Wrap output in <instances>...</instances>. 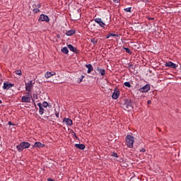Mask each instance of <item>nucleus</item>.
Here are the masks:
<instances>
[{"instance_id": "nucleus-36", "label": "nucleus", "mask_w": 181, "mask_h": 181, "mask_svg": "<svg viewBox=\"0 0 181 181\" xmlns=\"http://www.w3.org/2000/svg\"><path fill=\"white\" fill-rule=\"evenodd\" d=\"M33 98H34V100H37V98H38L37 94H33Z\"/></svg>"}, {"instance_id": "nucleus-10", "label": "nucleus", "mask_w": 181, "mask_h": 181, "mask_svg": "<svg viewBox=\"0 0 181 181\" xmlns=\"http://www.w3.org/2000/svg\"><path fill=\"white\" fill-rule=\"evenodd\" d=\"M165 67H170L171 69H176L177 65L172 62H168L165 64Z\"/></svg>"}, {"instance_id": "nucleus-5", "label": "nucleus", "mask_w": 181, "mask_h": 181, "mask_svg": "<svg viewBox=\"0 0 181 181\" xmlns=\"http://www.w3.org/2000/svg\"><path fill=\"white\" fill-rule=\"evenodd\" d=\"M149 90H151V86H149V84H146L144 86H143L142 88H140L139 89L140 93H148V91H149Z\"/></svg>"}, {"instance_id": "nucleus-19", "label": "nucleus", "mask_w": 181, "mask_h": 181, "mask_svg": "<svg viewBox=\"0 0 181 181\" xmlns=\"http://www.w3.org/2000/svg\"><path fill=\"white\" fill-rule=\"evenodd\" d=\"M75 146L76 148H78V149H81V150L86 148V145H84L83 144H75Z\"/></svg>"}, {"instance_id": "nucleus-38", "label": "nucleus", "mask_w": 181, "mask_h": 181, "mask_svg": "<svg viewBox=\"0 0 181 181\" xmlns=\"http://www.w3.org/2000/svg\"><path fill=\"white\" fill-rule=\"evenodd\" d=\"M8 125L15 126V124L12 123V122H8Z\"/></svg>"}, {"instance_id": "nucleus-25", "label": "nucleus", "mask_w": 181, "mask_h": 181, "mask_svg": "<svg viewBox=\"0 0 181 181\" xmlns=\"http://www.w3.org/2000/svg\"><path fill=\"white\" fill-rule=\"evenodd\" d=\"M124 86H125V87H128L129 88H131V83L129 82H124Z\"/></svg>"}, {"instance_id": "nucleus-4", "label": "nucleus", "mask_w": 181, "mask_h": 181, "mask_svg": "<svg viewBox=\"0 0 181 181\" xmlns=\"http://www.w3.org/2000/svg\"><path fill=\"white\" fill-rule=\"evenodd\" d=\"M38 21H39V22H49L50 18H49V16H47L45 14H41L40 16Z\"/></svg>"}, {"instance_id": "nucleus-15", "label": "nucleus", "mask_w": 181, "mask_h": 181, "mask_svg": "<svg viewBox=\"0 0 181 181\" xmlns=\"http://www.w3.org/2000/svg\"><path fill=\"white\" fill-rule=\"evenodd\" d=\"M96 70H97V71H98L99 74H100L101 76H105V69H101L98 66L96 68Z\"/></svg>"}, {"instance_id": "nucleus-37", "label": "nucleus", "mask_w": 181, "mask_h": 181, "mask_svg": "<svg viewBox=\"0 0 181 181\" xmlns=\"http://www.w3.org/2000/svg\"><path fill=\"white\" fill-rule=\"evenodd\" d=\"M74 136L76 138V139H78V137H77V134L76 132H74Z\"/></svg>"}, {"instance_id": "nucleus-22", "label": "nucleus", "mask_w": 181, "mask_h": 181, "mask_svg": "<svg viewBox=\"0 0 181 181\" xmlns=\"http://www.w3.org/2000/svg\"><path fill=\"white\" fill-rule=\"evenodd\" d=\"M61 51L62 52V53H64V54H69V49L66 47L62 48Z\"/></svg>"}, {"instance_id": "nucleus-26", "label": "nucleus", "mask_w": 181, "mask_h": 181, "mask_svg": "<svg viewBox=\"0 0 181 181\" xmlns=\"http://www.w3.org/2000/svg\"><path fill=\"white\" fill-rule=\"evenodd\" d=\"M49 106V103L47 102H43L42 103V107H44V108H46Z\"/></svg>"}, {"instance_id": "nucleus-6", "label": "nucleus", "mask_w": 181, "mask_h": 181, "mask_svg": "<svg viewBox=\"0 0 181 181\" xmlns=\"http://www.w3.org/2000/svg\"><path fill=\"white\" fill-rule=\"evenodd\" d=\"M13 86H15V84L6 81L4 83L3 88L4 90H9V88H12Z\"/></svg>"}, {"instance_id": "nucleus-2", "label": "nucleus", "mask_w": 181, "mask_h": 181, "mask_svg": "<svg viewBox=\"0 0 181 181\" xmlns=\"http://www.w3.org/2000/svg\"><path fill=\"white\" fill-rule=\"evenodd\" d=\"M30 144L29 142L23 141L18 146H16L18 152H22L23 149H28L30 148Z\"/></svg>"}, {"instance_id": "nucleus-11", "label": "nucleus", "mask_w": 181, "mask_h": 181, "mask_svg": "<svg viewBox=\"0 0 181 181\" xmlns=\"http://www.w3.org/2000/svg\"><path fill=\"white\" fill-rule=\"evenodd\" d=\"M63 122L66 125H69V127H71V125H73V120H71V119L69 118H64Z\"/></svg>"}, {"instance_id": "nucleus-14", "label": "nucleus", "mask_w": 181, "mask_h": 181, "mask_svg": "<svg viewBox=\"0 0 181 181\" xmlns=\"http://www.w3.org/2000/svg\"><path fill=\"white\" fill-rule=\"evenodd\" d=\"M86 68L88 69V74H90V73H91V71L94 70V67H93V65H91V64H86Z\"/></svg>"}, {"instance_id": "nucleus-12", "label": "nucleus", "mask_w": 181, "mask_h": 181, "mask_svg": "<svg viewBox=\"0 0 181 181\" xmlns=\"http://www.w3.org/2000/svg\"><path fill=\"white\" fill-rule=\"evenodd\" d=\"M120 92L118 90H116L112 93V98L113 100H117V98L119 97Z\"/></svg>"}, {"instance_id": "nucleus-8", "label": "nucleus", "mask_w": 181, "mask_h": 181, "mask_svg": "<svg viewBox=\"0 0 181 181\" xmlns=\"http://www.w3.org/2000/svg\"><path fill=\"white\" fill-rule=\"evenodd\" d=\"M33 88V84L32 83V81H30L29 83H25V90L28 91V93H30V90Z\"/></svg>"}, {"instance_id": "nucleus-46", "label": "nucleus", "mask_w": 181, "mask_h": 181, "mask_svg": "<svg viewBox=\"0 0 181 181\" xmlns=\"http://www.w3.org/2000/svg\"><path fill=\"white\" fill-rule=\"evenodd\" d=\"M55 115H56L57 118H59V113L56 112Z\"/></svg>"}, {"instance_id": "nucleus-44", "label": "nucleus", "mask_w": 181, "mask_h": 181, "mask_svg": "<svg viewBox=\"0 0 181 181\" xmlns=\"http://www.w3.org/2000/svg\"><path fill=\"white\" fill-rule=\"evenodd\" d=\"M57 39H60V34H57Z\"/></svg>"}, {"instance_id": "nucleus-48", "label": "nucleus", "mask_w": 181, "mask_h": 181, "mask_svg": "<svg viewBox=\"0 0 181 181\" xmlns=\"http://www.w3.org/2000/svg\"><path fill=\"white\" fill-rule=\"evenodd\" d=\"M159 132H160V129H159Z\"/></svg>"}, {"instance_id": "nucleus-45", "label": "nucleus", "mask_w": 181, "mask_h": 181, "mask_svg": "<svg viewBox=\"0 0 181 181\" xmlns=\"http://www.w3.org/2000/svg\"><path fill=\"white\" fill-rule=\"evenodd\" d=\"M33 103H34L35 107H36V103H35V99H33Z\"/></svg>"}, {"instance_id": "nucleus-24", "label": "nucleus", "mask_w": 181, "mask_h": 181, "mask_svg": "<svg viewBox=\"0 0 181 181\" xmlns=\"http://www.w3.org/2000/svg\"><path fill=\"white\" fill-rule=\"evenodd\" d=\"M33 13H39L40 12V10L37 8V7H35L34 9H33Z\"/></svg>"}, {"instance_id": "nucleus-13", "label": "nucleus", "mask_w": 181, "mask_h": 181, "mask_svg": "<svg viewBox=\"0 0 181 181\" xmlns=\"http://www.w3.org/2000/svg\"><path fill=\"white\" fill-rule=\"evenodd\" d=\"M95 22L100 25L101 28H104V26H105V23L103 22L101 18H95Z\"/></svg>"}, {"instance_id": "nucleus-47", "label": "nucleus", "mask_w": 181, "mask_h": 181, "mask_svg": "<svg viewBox=\"0 0 181 181\" xmlns=\"http://www.w3.org/2000/svg\"><path fill=\"white\" fill-rule=\"evenodd\" d=\"M0 104H2V100H0Z\"/></svg>"}, {"instance_id": "nucleus-43", "label": "nucleus", "mask_w": 181, "mask_h": 181, "mask_svg": "<svg viewBox=\"0 0 181 181\" xmlns=\"http://www.w3.org/2000/svg\"><path fill=\"white\" fill-rule=\"evenodd\" d=\"M37 106L39 107V108H40V107H42V103H37Z\"/></svg>"}, {"instance_id": "nucleus-28", "label": "nucleus", "mask_w": 181, "mask_h": 181, "mask_svg": "<svg viewBox=\"0 0 181 181\" xmlns=\"http://www.w3.org/2000/svg\"><path fill=\"white\" fill-rule=\"evenodd\" d=\"M83 78H84V76L82 75L80 78H78L77 82L81 83V81H83Z\"/></svg>"}, {"instance_id": "nucleus-18", "label": "nucleus", "mask_w": 181, "mask_h": 181, "mask_svg": "<svg viewBox=\"0 0 181 181\" xmlns=\"http://www.w3.org/2000/svg\"><path fill=\"white\" fill-rule=\"evenodd\" d=\"M34 146L35 148H45V145L40 142H35Z\"/></svg>"}, {"instance_id": "nucleus-31", "label": "nucleus", "mask_w": 181, "mask_h": 181, "mask_svg": "<svg viewBox=\"0 0 181 181\" xmlns=\"http://www.w3.org/2000/svg\"><path fill=\"white\" fill-rule=\"evenodd\" d=\"M146 18L148 19V21H155V18H151L149 16H147Z\"/></svg>"}, {"instance_id": "nucleus-30", "label": "nucleus", "mask_w": 181, "mask_h": 181, "mask_svg": "<svg viewBox=\"0 0 181 181\" xmlns=\"http://www.w3.org/2000/svg\"><path fill=\"white\" fill-rule=\"evenodd\" d=\"M124 50L127 52V53H129V54H131V53H132L129 48H124Z\"/></svg>"}, {"instance_id": "nucleus-41", "label": "nucleus", "mask_w": 181, "mask_h": 181, "mask_svg": "<svg viewBox=\"0 0 181 181\" xmlns=\"http://www.w3.org/2000/svg\"><path fill=\"white\" fill-rule=\"evenodd\" d=\"M147 104L149 105L150 104H152V101L151 100H148L147 101Z\"/></svg>"}, {"instance_id": "nucleus-17", "label": "nucleus", "mask_w": 181, "mask_h": 181, "mask_svg": "<svg viewBox=\"0 0 181 181\" xmlns=\"http://www.w3.org/2000/svg\"><path fill=\"white\" fill-rule=\"evenodd\" d=\"M76 34V30H70L66 32V36H73V35Z\"/></svg>"}, {"instance_id": "nucleus-16", "label": "nucleus", "mask_w": 181, "mask_h": 181, "mask_svg": "<svg viewBox=\"0 0 181 181\" xmlns=\"http://www.w3.org/2000/svg\"><path fill=\"white\" fill-rule=\"evenodd\" d=\"M54 74H56V73L55 72H49V71H47L46 74H45V77L46 78H50V77H52V76H54Z\"/></svg>"}, {"instance_id": "nucleus-20", "label": "nucleus", "mask_w": 181, "mask_h": 181, "mask_svg": "<svg viewBox=\"0 0 181 181\" xmlns=\"http://www.w3.org/2000/svg\"><path fill=\"white\" fill-rule=\"evenodd\" d=\"M127 69H129V70H132V71H135V66L132 64H128Z\"/></svg>"}, {"instance_id": "nucleus-7", "label": "nucleus", "mask_w": 181, "mask_h": 181, "mask_svg": "<svg viewBox=\"0 0 181 181\" xmlns=\"http://www.w3.org/2000/svg\"><path fill=\"white\" fill-rule=\"evenodd\" d=\"M67 47L69 49L71 52H73L74 53H76V54L80 53V51L77 49L76 47H74L71 44L68 45Z\"/></svg>"}, {"instance_id": "nucleus-32", "label": "nucleus", "mask_w": 181, "mask_h": 181, "mask_svg": "<svg viewBox=\"0 0 181 181\" xmlns=\"http://www.w3.org/2000/svg\"><path fill=\"white\" fill-rule=\"evenodd\" d=\"M110 36H113L114 37H118V35L114 34V33H110Z\"/></svg>"}, {"instance_id": "nucleus-42", "label": "nucleus", "mask_w": 181, "mask_h": 181, "mask_svg": "<svg viewBox=\"0 0 181 181\" xmlns=\"http://www.w3.org/2000/svg\"><path fill=\"white\" fill-rule=\"evenodd\" d=\"M113 2H115V4H118L119 2V0H113Z\"/></svg>"}, {"instance_id": "nucleus-1", "label": "nucleus", "mask_w": 181, "mask_h": 181, "mask_svg": "<svg viewBox=\"0 0 181 181\" xmlns=\"http://www.w3.org/2000/svg\"><path fill=\"white\" fill-rule=\"evenodd\" d=\"M121 107L125 111H131L134 108V102L131 99H126L124 103L121 104Z\"/></svg>"}, {"instance_id": "nucleus-9", "label": "nucleus", "mask_w": 181, "mask_h": 181, "mask_svg": "<svg viewBox=\"0 0 181 181\" xmlns=\"http://www.w3.org/2000/svg\"><path fill=\"white\" fill-rule=\"evenodd\" d=\"M22 103H30V96H29V93H27L25 95L21 98Z\"/></svg>"}, {"instance_id": "nucleus-33", "label": "nucleus", "mask_w": 181, "mask_h": 181, "mask_svg": "<svg viewBox=\"0 0 181 181\" xmlns=\"http://www.w3.org/2000/svg\"><path fill=\"white\" fill-rule=\"evenodd\" d=\"M112 156H114L115 158H118V154L117 153H112Z\"/></svg>"}, {"instance_id": "nucleus-34", "label": "nucleus", "mask_w": 181, "mask_h": 181, "mask_svg": "<svg viewBox=\"0 0 181 181\" xmlns=\"http://www.w3.org/2000/svg\"><path fill=\"white\" fill-rule=\"evenodd\" d=\"M34 6H35V8H37L39 9V8H40V6H42V4H38L37 5L34 4Z\"/></svg>"}, {"instance_id": "nucleus-3", "label": "nucleus", "mask_w": 181, "mask_h": 181, "mask_svg": "<svg viewBox=\"0 0 181 181\" xmlns=\"http://www.w3.org/2000/svg\"><path fill=\"white\" fill-rule=\"evenodd\" d=\"M126 142L127 146L129 148H134V143L135 142V140H134V136L127 135L126 136Z\"/></svg>"}, {"instance_id": "nucleus-35", "label": "nucleus", "mask_w": 181, "mask_h": 181, "mask_svg": "<svg viewBox=\"0 0 181 181\" xmlns=\"http://www.w3.org/2000/svg\"><path fill=\"white\" fill-rule=\"evenodd\" d=\"M78 13V16L75 19L78 20V19H80V18H81V14H80L78 13Z\"/></svg>"}, {"instance_id": "nucleus-40", "label": "nucleus", "mask_w": 181, "mask_h": 181, "mask_svg": "<svg viewBox=\"0 0 181 181\" xmlns=\"http://www.w3.org/2000/svg\"><path fill=\"white\" fill-rule=\"evenodd\" d=\"M110 37H111V35H110V33L107 34V35L106 36V39H110Z\"/></svg>"}, {"instance_id": "nucleus-23", "label": "nucleus", "mask_w": 181, "mask_h": 181, "mask_svg": "<svg viewBox=\"0 0 181 181\" xmlns=\"http://www.w3.org/2000/svg\"><path fill=\"white\" fill-rule=\"evenodd\" d=\"M40 115H43L45 114V108L43 107H40L39 109Z\"/></svg>"}, {"instance_id": "nucleus-27", "label": "nucleus", "mask_w": 181, "mask_h": 181, "mask_svg": "<svg viewBox=\"0 0 181 181\" xmlns=\"http://www.w3.org/2000/svg\"><path fill=\"white\" fill-rule=\"evenodd\" d=\"M16 74L18 75V76H22V71L21 70H16Z\"/></svg>"}, {"instance_id": "nucleus-21", "label": "nucleus", "mask_w": 181, "mask_h": 181, "mask_svg": "<svg viewBox=\"0 0 181 181\" xmlns=\"http://www.w3.org/2000/svg\"><path fill=\"white\" fill-rule=\"evenodd\" d=\"M90 42L93 43V45H97L98 42V39H97V37L91 38Z\"/></svg>"}, {"instance_id": "nucleus-39", "label": "nucleus", "mask_w": 181, "mask_h": 181, "mask_svg": "<svg viewBox=\"0 0 181 181\" xmlns=\"http://www.w3.org/2000/svg\"><path fill=\"white\" fill-rule=\"evenodd\" d=\"M140 152H146V150L145 148H142L140 150Z\"/></svg>"}, {"instance_id": "nucleus-29", "label": "nucleus", "mask_w": 181, "mask_h": 181, "mask_svg": "<svg viewBox=\"0 0 181 181\" xmlns=\"http://www.w3.org/2000/svg\"><path fill=\"white\" fill-rule=\"evenodd\" d=\"M131 9H132V7H129V8H124V11H125V12L131 13Z\"/></svg>"}]
</instances>
